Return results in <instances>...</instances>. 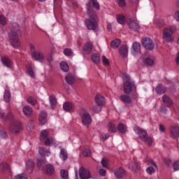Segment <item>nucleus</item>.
I'll use <instances>...</instances> for the list:
<instances>
[{"mask_svg": "<svg viewBox=\"0 0 179 179\" xmlns=\"http://www.w3.org/2000/svg\"><path fill=\"white\" fill-rule=\"evenodd\" d=\"M29 48L33 59L38 61L39 62H43V61H44V55L36 50V46L34 45L31 43Z\"/></svg>", "mask_w": 179, "mask_h": 179, "instance_id": "6e6552de", "label": "nucleus"}, {"mask_svg": "<svg viewBox=\"0 0 179 179\" xmlns=\"http://www.w3.org/2000/svg\"><path fill=\"white\" fill-rule=\"evenodd\" d=\"M26 73L29 76L30 78H36V71H34V65L31 63H28L26 65Z\"/></svg>", "mask_w": 179, "mask_h": 179, "instance_id": "9b49d317", "label": "nucleus"}, {"mask_svg": "<svg viewBox=\"0 0 179 179\" xmlns=\"http://www.w3.org/2000/svg\"><path fill=\"white\" fill-rule=\"evenodd\" d=\"M49 103L50 104L51 108H55V106H57V98L54 95H51L49 96Z\"/></svg>", "mask_w": 179, "mask_h": 179, "instance_id": "bb28decb", "label": "nucleus"}, {"mask_svg": "<svg viewBox=\"0 0 179 179\" xmlns=\"http://www.w3.org/2000/svg\"><path fill=\"white\" fill-rule=\"evenodd\" d=\"M26 169L28 173H33V170H34V162L33 160H29L27 162Z\"/></svg>", "mask_w": 179, "mask_h": 179, "instance_id": "5701e85b", "label": "nucleus"}, {"mask_svg": "<svg viewBox=\"0 0 179 179\" xmlns=\"http://www.w3.org/2000/svg\"><path fill=\"white\" fill-rule=\"evenodd\" d=\"M143 62L144 64H145V65H148V66H152V65L155 64V57L152 56H148L144 58Z\"/></svg>", "mask_w": 179, "mask_h": 179, "instance_id": "4be33fe9", "label": "nucleus"}, {"mask_svg": "<svg viewBox=\"0 0 179 179\" xmlns=\"http://www.w3.org/2000/svg\"><path fill=\"white\" fill-rule=\"evenodd\" d=\"M1 62L6 68H12V61L8 57H1Z\"/></svg>", "mask_w": 179, "mask_h": 179, "instance_id": "412c9836", "label": "nucleus"}, {"mask_svg": "<svg viewBox=\"0 0 179 179\" xmlns=\"http://www.w3.org/2000/svg\"><path fill=\"white\" fill-rule=\"evenodd\" d=\"M177 27L176 26H171L165 27L163 30L162 38L167 41L168 43H171L174 41V37L173 35L176 33Z\"/></svg>", "mask_w": 179, "mask_h": 179, "instance_id": "39448f33", "label": "nucleus"}, {"mask_svg": "<svg viewBox=\"0 0 179 179\" xmlns=\"http://www.w3.org/2000/svg\"><path fill=\"white\" fill-rule=\"evenodd\" d=\"M60 68L63 72H68L69 71V66H68V64L65 62H62L60 63Z\"/></svg>", "mask_w": 179, "mask_h": 179, "instance_id": "58836bf2", "label": "nucleus"}, {"mask_svg": "<svg viewBox=\"0 0 179 179\" xmlns=\"http://www.w3.org/2000/svg\"><path fill=\"white\" fill-rule=\"evenodd\" d=\"M127 24L129 29H131V30H134V31H138L139 29H141V26H139L136 20H128Z\"/></svg>", "mask_w": 179, "mask_h": 179, "instance_id": "1a4fd4ad", "label": "nucleus"}, {"mask_svg": "<svg viewBox=\"0 0 179 179\" xmlns=\"http://www.w3.org/2000/svg\"><path fill=\"white\" fill-rule=\"evenodd\" d=\"M176 62L177 65H179V51L178 52V53L176 55Z\"/></svg>", "mask_w": 179, "mask_h": 179, "instance_id": "e2e57ef3", "label": "nucleus"}, {"mask_svg": "<svg viewBox=\"0 0 179 179\" xmlns=\"http://www.w3.org/2000/svg\"><path fill=\"white\" fill-rule=\"evenodd\" d=\"M129 169L132 170V171H135V173H138L141 170V164L136 162V161L131 162L129 164Z\"/></svg>", "mask_w": 179, "mask_h": 179, "instance_id": "dca6fc26", "label": "nucleus"}, {"mask_svg": "<svg viewBox=\"0 0 179 179\" xmlns=\"http://www.w3.org/2000/svg\"><path fill=\"white\" fill-rule=\"evenodd\" d=\"M171 138H179V125L173 124L170 128Z\"/></svg>", "mask_w": 179, "mask_h": 179, "instance_id": "ddd939ff", "label": "nucleus"}, {"mask_svg": "<svg viewBox=\"0 0 179 179\" xmlns=\"http://www.w3.org/2000/svg\"><path fill=\"white\" fill-rule=\"evenodd\" d=\"M40 138L41 141H44V144L46 146H52L55 145V140L51 135H50V131L48 130L45 129L41 132Z\"/></svg>", "mask_w": 179, "mask_h": 179, "instance_id": "423d86ee", "label": "nucleus"}, {"mask_svg": "<svg viewBox=\"0 0 179 179\" xmlns=\"http://www.w3.org/2000/svg\"><path fill=\"white\" fill-rule=\"evenodd\" d=\"M0 24H2V26L6 24V18L3 15H0Z\"/></svg>", "mask_w": 179, "mask_h": 179, "instance_id": "864d4df0", "label": "nucleus"}, {"mask_svg": "<svg viewBox=\"0 0 179 179\" xmlns=\"http://www.w3.org/2000/svg\"><path fill=\"white\" fill-rule=\"evenodd\" d=\"M134 131L135 134H136V135H138L141 141L145 142V143H147L148 146H152V144L153 143V138L148 136V132L146 131V130L139 127H135L134 128Z\"/></svg>", "mask_w": 179, "mask_h": 179, "instance_id": "7ed1b4c3", "label": "nucleus"}, {"mask_svg": "<svg viewBox=\"0 0 179 179\" xmlns=\"http://www.w3.org/2000/svg\"><path fill=\"white\" fill-rule=\"evenodd\" d=\"M101 61H102L103 64L104 65V66H109L110 60L108 58H106V56H102Z\"/></svg>", "mask_w": 179, "mask_h": 179, "instance_id": "c03bdc74", "label": "nucleus"}, {"mask_svg": "<svg viewBox=\"0 0 179 179\" xmlns=\"http://www.w3.org/2000/svg\"><path fill=\"white\" fill-rule=\"evenodd\" d=\"M92 50H93V44L90 42L86 43L84 47V51L87 52V54H90Z\"/></svg>", "mask_w": 179, "mask_h": 179, "instance_id": "cd10ccee", "label": "nucleus"}, {"mask_svg": "<svg viewBox=\"0 0 179 179\" xmlns=\"http://www.w3.org/2000/svg\"><path fill=\"white\" fill-rule=\"evenodd\" d=\"M65 79L68 85H73L75 83V76L72 74H67Z\"/></svg>", "mask_w": 179, "mask_h": 179, "instance_id": "a878e982", "label": "nucleus"}, {"mask_svg": "<svg viewBox=\"0 0 179 179\" xmlns=\"http://www.w3.org/2000/svg\"><path fill=\"white\" fill-rule=\"evenodd\" d=\"M174 19L177 20V22H179V11H177L174 14Z\"/></svg>", "mask_w": 179, "mask_h": 179, "instance_id": "052dcab7", "label": "nucleus"}, {"mask_svg": "<svg viewBox=\"0 0 179 179\" xmlns=\"http://www.w3.org/2000/svg\"><path fill=\"white\" fill-rule=\"evenodd\" d=\"M75 174H76V178H78V170H76Z\"/></svg>", "mask_w": 179, "mask_h": 179, "instance_id": "774afa93", "label": "nucleus"}, {"mask_svg": "<svg viewBox=\"0 0 179 179\" xmlns=\"http://www.w3.org/2000/svg\"><path fill=\"white\" fill-rule=\"evenodd\" d=\"M159 131L161 132H164V131H166V128L163 126V124H159Z\"/></svg>", "mask_w": 179, "mask_h": 179, "instance_id": "680f3d73", "label": "nucleus"}, {"mask_svg": "<svg viewBox=\"0 0 179 179\" xmlns=\"http://www.w3.org/2000/svg\"><path fill=\"white\" fill-rule=\"evenodd\" d=\"M117 129L121 134H125L128 131V127L124 124L120 123L117 126Z\"/></svg>", "mask_w": 179, "mask_h": 179, "instance_id": "c756f323", "label": "nucleus"}, {"mask_svg": "<svg viewBox=\"0 0 179 179\" xmlns=\"http://www.w3.org/2000/svg\"><path fill=\"white\" fill-rule=\"evenodd\" d=\"M22 123L20 122H15L10 126V131L13 134H17L19 131H22Z\"/></svg>", "mask_w": 179, "mask_h": 179, "instance_id": "2eb2a0df", "label": "nucleus"}, {"mask_svg": "<svg viewBox=\"0 0 179 179\" xmlns=\"http://www.w3.org/2000/svg\"><path fill=\"white\" fill-rule=\"evenodd\" d=\"M162 101L166 104V106H172L173 105V101H171V99L167 95H164L162 96Z\"/></svg>", "mask_w": 179, "mask_h": 179, "instance_id": "7c9ffc66", "label": "nucleus"}, {"mask_svg": "<svg viewBox=\"0 0 179 179\" xmlns=\"http://www.w3.org/2000/svg\"><path fill=\"white\" fill-rule=\"evenodd\" d=\"M60 159H62V160H63V162H65V160H66V159H68V152H66V150H65V149L62 148L60 150Z\"/></svg>", "mask_w": 179, "mask_h": 179, "instance_id": "2f4dec72", "label": "nucleus"}, {"mask_svg": "<svg viewBox=\"0 0 179 179\" xmlns=\"http://www.w3.org/2000/svg\"><path fill=\"white\" fill-rule=\"evenodd\" d=\"M79 176L81 179H90L92 178V174L90 171L85 168H80Z\"/></svg>", "mask_w": 179, "mask_h": 179, "instance_id": "9d476101", "label": "nucleus"}, {"mask_svg": "<svg viewBox=\"0 0 179 179\" xmlns=\"http://www.w3.org/2000/svg\"><path fill=\"white\" fill-rule=\"evenodd\" d=\"M108 127L109 131H110V132H117V127H115V125L113 124V123H109L108 124Z\"/></svg>", "mask_w": 179, "mask_h": 179, "instance_id": "49530a36", "label": "nucleus"}, {"mask_svg": "<svg viewBox=\"0 0 179 179\" xmlns=\"http://www.w3.org/2000/svg\"><path fill=\"white\" fill-rule=\"evenodd\" d=\"M119 52H120V55H122V57L123 58H127V57H128V46H127V45H122L119 48Z\"/></svg>", "mask_w": 179, "mask_h": 179, "instance_id": "6ab92c4d", "label": "nucleus"}, {"mask_svg": "<svg viewBox=\"0 0 179 179\" xmlns=\"http://www.w3.org/2000/svg\"><path fill=\"white\" fill-rule=\"evenodd\" d=\"M39 122L42 125H45L47 124V112L45 110H42L39 115Z\"/></svg>", "mask_w": 179, "mask_h": 179, "instance_id": "a211bd4d", "label": "nucleus"}, {"mask_svg": "<svg viewBox=\"0 0 179 179\" xmlns=\"http://www.w3.org/2000/svg\"><path fill=\"white\" fill-rule=\"evenodd\" d=\"M117 3L119 6L123 8V6H125V0H117Z\"/></svg>", "mask_w": 179, "mask_h": 179, "instance_id": "13d9d810", "label": "nucleus"}, {"mask_svg": "<svg viewBox=\"0 0 179 179\" xmlns=\"http://www.w3.org/2000/svg\"><path fill=\"white\" fill-rule=\"evenodd\" d=\"M22 111L27 117H31L33 115V108L29 106H24Z\"/></svg>", "mask_w": 179, "mask_h": 179, "instance_id": "aec40b11", "label": "nucleus"}, {"mask_svg": "<svg viewBox=\"0 0 179 179\" xmlns=\"http://www.w3.org/2000/svg\"><path fill=\"white\" fill-rule=\"evenodd\" d=\"M120 100L123 101V103H130L131 101V97L128 95L122 94L120 96Z\"/></svg>", "mask_w": 179, "mask_h": 179, "instance_id": "4c0bfd02", "label": "nucleus"}, {"mask_svg": "<svg viewBox=\"0 0 179 179\" xmlns=\"http://www.w3.org/2000/svg\"><path fill=\"white\" fill-rule=\"evenodd\" d=\"M91 59L94 62V64H99L100 62V55L97 53H94L91 56Z\"/></svg>", "mask_w": 179, "mask_h": 179, "instance_id": "473e14b6", "label": "nucleus"}, {"mask_svg": "<svg viewBox=\"0 0 179 179\" xmlns=\"http://www.w3.org/2000/svg\"><path fill=\"white\" fill-rule=\"evenodd\" d=\"M94 8L97 10L100 9V4L97 2V0H90L87 3V13L90 18L85 20V23L86 27L88 30H97V22H99V18L96 13L92 10V8Z\"/></svg>", "mask_w": 179, "mask_h": 179, "instance_id": "f257e3e1", "label": "nucleus"}, {"mask_svg": "<svg viewBox=\"0 0 179 179\" xmlns=\"http://www.w3.org/2000/svg\"><path fill=\"white\" fill-rule=\"evenodd\" d=\"M60 176L62 179H68L69 177V173L67 170L62 169L60 170Z\"/></svg>", "mask_w": 179, "mask_h": 179, "instance_id": "e433bc0d", "label": "nucleus"}, {"mask_svg": "<svg viewBox=\"0 0 179 179\" xmlns=\"http://www.w3.org/2000/svg\"><path fill=\"white\" fill-rule=\"evenodd\" d=\"M81 115V121L83 125H90L92 124V116L87 111V109L83 108L80 111Z\"/></svg>", "mask_w": 179, "mask_h": 179, "instance_id": "0eeeda50", "label": "nucleus"}, {"mask_svg": "<svg viewBox=\"0 0 179 179\" xmlns=\"http://www.w3.org/2000/svg\"><path fill=\"white\" fill-rule=\"evenodd\" d=\"M143 46L146 50H152L155 48V44L153 43V41L150 40L149 38H145L143 41Z\"/></svg>", "mask_w": 179, "mask_h": 179, "instance_id": "f8f14e48", "label": "nucleus"}, {"mask_svg": "<svg viewBox=\"0 0 179 179\" xmlns=\"http://www.w3.org/2000/svg\"><path fill=\"white\" fill-rule=\"evenodd\" d=\"M109 136L108 134H102L100 136V139L101 141H106V139H108Z\"/></svg>", "mask_w": 179, "mask_h": 179, "instance_id": "5fc2aeb1", "label": "nucleus"}, {"mask_svg": "<svg viewBox=\"0 0 179 179\" xmlns=\"http://www.w3.org/2000/svg\"><path fill=\"white\" fill-rule=\"evenodd\" d=\"M146 164L148 166H154V167H157V165H156V163L152 159L148 160Z\"/></svg>", "mask_w": 179, "mask_h": 179, "instance_id": "6e6d98bb", "label": "nucleus"}, {"mask_svg": "<svg viewBox=\"0 0 179 179\" xmlns=\"http://www.w3.org/2000/svg\"><path fill=\"white\" fill-rule=\"evenodd\" d=\"M107 29H108V31H113V28L111 27V24L108 23L107 24Z\"/></svg>", "mask_w": 179, "mask_h": 179, "instance_id": "0e129e2a", "label": "nucleus"}, {"mask_svg": "<svg viewBox=\"0 0 179 179\" xmlns=\"http://www.w3.org/2000/svg\"><path fill=\"white\" fill-rule=\"evenodd\" d=\"M155 168H153V166H148L147 169H146V173L147 174H149V176H152V174H155Z\"/></svg>", "mask_w": 179, "mask_h": 179, "instance_id": "79ce46f5", "label": "nucleus"}, {"mask_svg": "<svg viewBox=\"0 0 179 179\" xmlns=\"http://www.w3.org/2000/svg\"><path fill=\"white\" fill-rule=\"evenodd\" d=\"M116 20L117 23H119L120 24H125V21H126L125 16H124V15L122 14H118L116 16Z\"/></svg>", "mask_w": 179, "mask_h": 179, "instance_id": "c85d7f7f", "label": "nucleus"}, {"mask_svg": "<svg viewBox=\"0 0 179 179\" xmlns=\"http://www.w3.org/2000/svg\"><path fill=\"white\" fill-rule=\"evenodd\" d=\"M27 102L29 104H31L32 106H36V104H37V100H36V99H34L31 96L28 97Z\"/></svg>", "mask_w": 179, "mask_h": 179, "instance_id": "a18cd8bd", "label": "nucleus"}, {"mask_svg": "<svg viewBox=\"0 0 179 179\" xmlns=\"http://www.w3.org/2000/svg\"><path fill=\"white\" fill-rule=\"evenodd\" d=\"M132 55L136 56L138 54H141V43L134 42L131 47Z\"/></svg>", "mask_w": 179, "mask_h": 179, "instance_id": "4468645a", "label": "nucleus"}, {"mask_svg": "<svg viewBox=\"0 0 179 179\" xmlns=\"http://www.w3.org/2000/svg\"><path fill=\"white\" fill-rule=\"evenodd\" d=\"M83 156H84L85 157H89V156H90V155H92V151H90V150H85L83 152H82Z\"/></svg>", "mask_w": 179, "mask_h": 179, "instance_id": "603ef678", "label": "nucleus"}, {"mask_svg": "<svg viewBox=\"0 0 179 179\" xmlns=\"http://www.w3.org/2000/svg\"><path fill=\"white\" fill-rule=\"evenodd\" d=\"M156 92L158 94H163L166 92V87H164L162 84H159L156 87Z\"/></svg>", "mask_w": 179, "mask_h": 179, "instance_id": "72a5a7b5", "label": "nucleus"}, {"mask_svg": "<svg viewBox=\"0 0 179 179\" xmlns=\"http://www.w3.org/2000/svg\"><path fill=\"white\" fill-rule=\"evenodd\" d=\"M101 107H103L102 105H98V104L94 105L93 110L94 113H100V111H101Z\"/></svg>", "mask_w": 179, "mask_h": 179, "instance_id": "de8ad7c7", "label": "nucleus"}, {"mask_svg": "<svg viewBox=\"0 0 179 179\" xmlns=\"http://www.w3.org/2000/svg\"><path fill=\"white\" fill-rule=\"evenodd\" d=\"M20 36H22V30H20V28L12 30L9 33L8 37L10 40H13L12 45L14 48H19V47H20V41L17 39V37H20Z\"/></svg>", "mask_w": 179, "mask_h": 179, "instance_id": "20e7f679", "label": "nucleus"}, {"mask_svg": "<svg viewBox=\"0 0 179 179\" xmlns=\"http://www.w3.org/2000/svg\"><path fill=\"white\" fill-rule=\"evenodd\" d=\"M45 164V157H42L38 159V167H41L43 164Z\"/></svg>", "mask_w": 179, "mask_h": 179, "instance_id": "09e8293b", "label": "nucleus"}, {"mask_svg": "<svg viewBox=\"0 0 179 179\" xmlns=\"http://www.w3.org/2000/svg\"><path fill=\"white\" fill-rule=\"evenodd\" d=\"M99 174L101 176V177H104V176L106 174V170L103 169H99Z\"/></svg>", "mask_w": 179, "mask_h": 179, "instance_id": "bf43d9fd", "label": "nucleus"}, {"mask_svg": "<svg viewBox=\"0 0 179 179\" xmlns=\"http://www.w3.org/2000/svg\"><path fill=\"white\" fill-rule=\"evenodd\" d=\"M64 54L67 57H71V55H72V50L71 49H65L64 50Z\"/></svg>", "mask_w": 179, "mask_h": 179, "instance_id": "4d7b16f0", "label": "nucleus"}, {"mask_svg": "<svg viewBox=\"0 0 179 179\" xmlns=\"http://www.w3.org/2000/svg\"><path fill=\"white\" fill-rule=\"evenodd\" d=\"M43 171L47 176H52V174L55 173V169L54 168V166L48 164L45 166Z\"/></svg>", "mask_w": 179, "mask_h": 179, "instance_id": "f3484780", "label": "nucleus"}, {"mask_svg": "<svg viewBox=\"0 0 179 179\" xmlns=\"http://www.w3.org/2000/svg\"><path fill=\"white\" fill-rule=\"evenodd\" d=\"M14 179H27V175L24 173H19L15 176Z\"/></svg>", "mask_w": 179, "mask_h": 179, "instance_id": "37998d69", "label": "nucleus"}, {"mask_svg": "<svg viewBox=\"0 0 179 179\" xmlns=\"http://www.w3.org/2000/svg\"><path fill=\"white\" fill-rule=\"evenodd\" d=\"M120 44H121V40L115 39V41H113L111 42V47H112V48L115 49L120 46Z\"/></svg>", "mask_w": 179, "mask_h": 179, "instance_id": "a19ab883", "label": "nucleus"}, {"mask_svg": "<svg viewBox=\"0 0 179 179\" xmlns=\"http://www.w3.org/2000/svg\"><path fill=\"white\" fill-rule=\"evenodd\" d=\"M101 164H102V166L104 169H107V167L108 166V159L106 158L102 159V160L101 161Z\"/></svg>", "mask_w": 179, "mask_h": 179, "instance_id": "8fccbe9b", "label": "nucleus"}, {"mask_svg": "<svg viewBox=\"0 0 179 179\" xmlns=\"http://www.w3.org/2000/svg\"><path fill=\"white\" fill-rule=\"evenodd\" d=\"M174 171H178L179 170V159L173 162V164Z\"/></svg>", "mask_w": 179, "mask_h": 179, "instance_id": "3c124183", "label": "nucleus"}, {"mask_svg": "<svg viewBox=\"0 0 179 179\" xmlns=\"http://www.w3.org/2000/svg\"><path fill=\"white\" fill-rule=\"evenodd\" d=\"M126 173H127V171H125V170L121 168L117 169L115 171V176L117 178H121V177H122L123 176H125Z\"/></svg>", "mask_w": 179, "mask_h": 179, "instance_id": "b1692460", "label": "nucleus"}, {"mask_svg": "<svg viewBox=\"0 0 179 179\" xmlns=\"http://www.w3.org/2000/svg\"><path fill=\"white\" fill-rule=\"evenodd\" d=\"M38 152L41 156H50L51 155V152H50V150H45L43 148H40Z\"/></svg>", "mask_w": 179, "mask_h": 179, "instance_id": "c9c22d12", "label": "nucleus"}, {"mask_svg": "<svg viewBox=\"0 0 179 179\" xmlns=\"http://www.w3.org/2000/svg\"><path fill=\"white\" fill-rule=\"evenodd\" d=\"M73 108V106L70 102H65L63 104V109L64 111H71Z\"/></svg>", "mask_w": 179, "mask_h": 179, "instance_id": "f704fd0d", "label": "nucleus"}, {"mask_svg": "<svg viewBox=\"0 0 179 179\" xmlns=\"http://www.w3.org/2000/svg\"><path fill=\"white\" fill-rule=\"evenodd\" d=\"M95 101H96V104H98L99 106H104L105 104V100H104V97H103L100 94H97L95 96Z\"/></svg>", "mask_w": 179, "mask_h": 179, "instance_id": "393cba45", "label": "nucleus"}, {"mask_svg": "<svg viewBox=\"0 0 179 179\" xmlns=\"http://www.w3.org/2000/svg\"><path fill=\"white\" fill-rule=\"evenodd\" d=\"M3 169H9V165H8V164H6L3 165Z\"/></svg>", "mask_w": 179, "mask_h": 179, "instance_id": "338daca9", "label": "nucleus"}, {"mask_svg": "<svg viewBox=\"0 0 179 179\" xmlns=\"http://www.w3.org/2000/svg\"><path fill=\"white\" fill-rule=\"evenodd\" d=\"M3 99L6 103H8V101H10V92H9L8 90H5Z\"/></svg>", "mask_w": 179, "mask_h": 179, "instance_id": "ea45409f", "label": "nucleus"}, {"mask_svg": "<svg viewBox=\"0 0 179 179\" xmlns=\"http://www.w3.org/2000/svg\"><path fill=\"white\" fill-rule=\"evenodd\" d=\"M161 111L162 113H166V111H167V109H166V108H161Z\"/></svg>", "mask_w": 179, "mask_h": 179, "instance_id": "69168bd1", "label": "nucleus"}, {"mask_svg": "<svg viewBox=\"0 0 179 179\" xmlns=\"http://www.w3.org/2000/svg\"><path fill=\"white\" fill-rule=\"evenodd\" d=\"M122 79L124 82V92L127 94H129L131 92H135L136 90V86L135 85V82L131 79V77L127 73L122 75Z\"/></svg>", "mask_w": 179, "mask_h": 179, "instance_id": "f03ea898", "label": "nucleus"}]
</instances>
